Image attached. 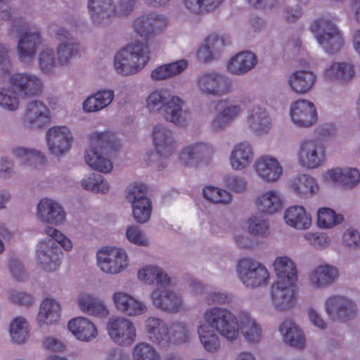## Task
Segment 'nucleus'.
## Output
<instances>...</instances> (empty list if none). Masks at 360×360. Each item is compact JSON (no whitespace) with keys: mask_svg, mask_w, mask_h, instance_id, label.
I'll use <instances>...</instances> for the list:
<instances>
[{"mask_svg":"<svg viewBox=\"0 0 360 360\" xmlns=\"http://www.w3.org/2000/svg\"><path fill=\"white\" fill-rule=\"evenodd\" d=\"M191 329L185 322H174L169 326L168 347L184 344L191 339Z\"/></svg>","mask_w":360,"mask_h":360,"instance_id":"nucleus-55","label":"nucleus"},{"mask_svg":"<svg viewBox=\"0 0 360 360\" xmlns=\"http://www.w3.org/2000/svg\"><path fill=\"white\" fill-rule=\"evenodd\" d=\"M43 233L52 239L63 250V252H70L74 249V243L72 239L52 226H45Z\"/></svg>","mask_w":360,"mask_h":360,"instance_id":"nucleus-58","label":"nucleus"},{"mask_svg":"<svg viewBox=\"0 0 360 360\" xmlns=\"http://www.w3.org/2000/svg\"><path fill=\"white\" fill-rule=\"evenodd\" d=\"M143 329L152 343L160 348L168 347L169 325L163 319L150 316L144 321Z\"/></svg>","mask_w":360,"mask_h":360,"instance_id":"nucleus-38","label":"nucleus"},{"mask_svg":"<svg viewBox=\"0 0 360 360\" xmlns=\"http://www.w3.org/2000/svg\"><path fill=\"white\" fill-rule=\"evenodd\" d=\"M167 25V18L155 13L137 17L132 23L134 32L146 41L162 31Z\"/></svg>","mask_w":360,"mask_h":360,"instance_id":"nucleus-29","label":"nucleus"},{"mask_svg":"<svg viewBox=\"0 0 360 360\" xmlns=\"http://www.w3.org/2000/svg\"><path fill=\"white\" fill-rule=\"evenodd\" d=\"M245 123L252 133L263 136L269 134L271 131L273 118L266 107L257 104L247 110Z\"/></svg>","mask_w":360,"mask_h":360,"instance_id":"nucleus-27","label":"nucleus"},{"mask_svg":"<svg viewBox=\"0 0 360 360\" xmlns=\"http://www.w3.org/2000/svg\"><path fill=\"white\" fill-rule=\"evenodd\" d=\"M255 158L252 145L248 141H240L236 143L230 153L229 162L234 171H243L248 169Z\"/></svg>","mask_w":360,"mask_h":360,"instance_id":"nucleus-40","label":"nucleus"},{"mask_svg":"<svg viewBox=\"0 0 360 360\" xmlns=\"http://www.w3.org/2000/svg\"><path fill=\"white\" fill-rule=\"evenodd\" d=\"M290 188L296 196L302 199H308L317 195L320 186L317 180L308 174H299L290 182Z\"/></svg>","mask_w":360,"mask_h":360,"instance_id":"nucleus-44","label":"nucleus"},{"mask_svg":"<svg viewBox=\"0 0 360 360\" xmlns=\"http://www.w3.org/2000/svg\"><path fill=\"white\" fill-rule=\"evenodd\" d=\"M345 217L330 207H319L316 213V223L319 229L323 230L332 229L342 224Z\"/></svg>","mask_w":360,"mask_h":360,"instance_id":"nucleus-51","label":"nucleus"},{"mask_svg":"<svg viewBox=\"0 0 360 360\" xmlns=\"http://www.w3.org/2000/svg\"><path fill=\"white\" fill-rule=\"evenodd\" d=\"M113 0H88L87 13L92 24L97 27L108 25L115 18Z\"/></svg>","mask_w":360,"mask_h":360,"instance_id":"nucleus-36","label":"nucleus"},{"mask_svg":"<svg viewBox=\"0 0 360 360\" xmlns=\"http://www.w3.org/2000/svg\"><path fill=\"white\" fill-rule=\"evenodd\" d=\"M79 309L83 313L98 318H107L110 311L104 300L88 292H81L77 298Z\"/></svg>","mask_w":360,"mask_h":360,"instance_id":"nucleus-39","label":"nucleus"},{"mask_svg":"<svg viewBox=\"0 0 360 360\" xmlns=\"http://www.w3.org/2000/svg\"><path fill=\"white\" fill-rule=\"evenodd\" d=\"M11 154L22 165L32 167H37L46 163L45 154L34 148L24 146H15L11 149Z\"/></svg>","mask_w":360,"mask_h":360,"instance_id":"nucleus-47","label":"nucleus"},{"mask_svg":"<svg viewBox=\"0 0 360 360\" xmlns=\"http://www.w3.org/2000/svg\"><path fill=\"white\" fill-rule=\"evenodd\" d=\"M342 245L349 250H356L360 247V233L353 227L345 230L342 235Z\"/></svg>","mask_w":360,"mask_h":360,"instance_id":"nucleus-64","label":"nucleus"},{"mask_svg":"<svg viewBox=\"0 0 360 360\" xmlns=\"http://www.w3.org/2000/svg\"><path fill=\"white\" fill-rule=\"evenodd\" d=\"M51 111L42 101L36 100L30 102L26 107L24 123L32 128L41 129L51 120Z\"/></svg>","mask_w":360,"mask_h":360,"instance_id":"nucleus-41","label":"nucleus"},{"mask_svg":"<svg viewBox=\"0 0 360 360\" xmlns=\"http://www.w3.org/2000/svg\"><path fill=\"white\" fill-rule=\"evenodd\" d=\"M152 142L159 160H157V168L163 169L167 164L164 160L169 158L174 152L176 144L172 131L162 124L153 127L151 132Z\"/></svg>","mask_w":360,"mask_h":360,"instance_id":"nucleus-17","label":"nucleus"},{"mask_svg":"<svg viewBox=\"0 0 360 360\" xmlns=\"http://www.w3.org/2000/svg\"><path fill=\"white\" fill-rule=\"evenodd\" d=\"M150 59L146 45L140 41L131 42L115 53L114 68L119 75H133L143 70Z\"/></svg>","mask_w":360,"mask_h":360,"instance_id":"nucleus-4","label":"nucleus"},{"mask_svg":"<svg viewBox=\"0 0 360 360\" xmlns=\"http://www.w3.org/2000/svg\"><path fill=\"white\" fill-rule=\"evenodd\" d=\"M258 63L257 56L249 51L239 52L227 61L226 69L232 75L242 76L253 70Z\"/></svg>","mask_w":360,"mask_h":360,"instance_id":"nucleus-43","label":"nucleus"},{"mask_svg":"<svg viewBox=\"0 0 360 360\" xmlns=\"http://www.w3.org/2000/svg\"><path fill=\"white\" fill-rule=\"evenodd\" d=\"M137 281L146 285L156 283L161 287L172 285V279L161 266L155 264H146L141 266L136 271Z\"/></svg>","mask_w":360,"mask_h":360,"instance_id":"nucleus-37","label":"nucleus"},{"mask_svg":"<svg viewBox=\"0 0 360 360\" xmlns=\"http://www.w3.org/2000/svg\"><path fill=\"white\" fill-rule=\"evenodd\" d=\"M3 80L15 86L22 97L37 96L41 93L44 86L43 81L39 76L30 73L5 74Z\"/></svg>","mask_w":360,"mask_h":360,"instance_id":"nucleus-26","label":"nucleus"},{"mask_svg":"<svg viewBox=\"0 0 360 360\" xmlns=\"http://www.w3.org/2000/svg\"><path fill=\"white\" fill-rule=\"evenodd\" d=\"M105 330L109 339L115 345L122 347L132 345L138 336L134 321L123 316L109 318L105 324Z\"/></svg>","mask_w":360,"mask_h":360,"instance_id":"nucleus-10","label":"nucleus"},{"mask_svg":"<svg viewBox=\"0 0 360 360\" xmlns=\"http://www.w3.org/2000/svg\"><path fill=\"white\" fill-rule=\"evenodd\" d=\"M62 317V304L57 298L49 296L40 303L36 321L40 327L58 324Z\"/></svg>","mask_w":360,"mask_h":360,"instance_id":"nucleus-34","label":"nucleus"},{"mask_svg":"<svg viewBox=\"0 0 360 360\" xmlns=\"http://www.w3.org/2000/svg\"><path fill=\"white\" fill-rule=\"evenodd\" d=\"M278 330L285 343L299 349H304L305 335L300 326L293 319H284L278 325Z\"/></svg>","mask_w":360,"mask_h":360,"instance_id":"nucleus-42","label":"nucleus"},{"mask_svg":"<svg viewBox=\"0 0 360 360\" xmlns=\"http://www.w3.org/2000/svg\"><path fill=\"white\" fill-rule=\"evenodd\" d=\"M195 86L201 95L207 96H224L233 90L232 79L215 70L200 72L195 78Z\"/></svg>","mask_w":360,"mask_h":360,"instance_id":"nucleus-7","label":"nucleus"},{"mask_svg":"<svg viewBox=\"0 0 360 360\" xmlns=\"http://www.w3.org/2000/svg\"><path fill=\"white\" fill-rule=\"evenodd\" d=\"M188 68V61L185 59L156 66L150 73L153 82H161L179 75Z\"/></svg>","mask_w":360,"mask_h":360,"instance_id":"nucleus-49","label":"nucleus"},{"mask_svg":"<svg viewBox=\"0 0 360 360\" xmlns=\"http://www.w3.org/2000/svg\"><path fill=\"white\" fill-rule=\"evenodd\" d=\"M36 215L46 226H58L66 221L67 213L58 200L45 197L38 202Z\"/></svg>","mask_w":360,"mask_h":360,"instance_id":"nucleus-25","label":"nucleus"},{"mask_svg":"<svg viewBox=\"0 0 360 360\" xmlns=\"http://www.w3.org/2000/svg\"><path fill=\"white\" fill-rule=\"evenodd\" d=\"M236 272L240 281L248 288L259 287L267 284L269 281V273L265 266L251 258L240 259Z\"/></svg>","mask_w":360,"mask_h":360,"instance_id":"nucleus-14","label":"nucleus"},{"mask_svg":"<svg viewBox=\"0 0 360 360\" xmlns=\"http://www.w3.org/2000/svg\"><path fill=\"white\" fill-rule=\"evenodd\" d=\"M273 268L278 281L297 283L298 281L297 267L290 257L286 255L276 257L273 262Z\"/></svg>","mask_w":360,"mask_h":360,"instance_id":"nucleus-46","label":"nucleus"},{"mask_svg":"<svg viewBox=\"0 0 360 360\" xmlns=\"http://www.w3.org/2000/svg\"><path fill=\"white\" fill-rule=\"evenodd\" d=\"M253 169L258 179L267 184L277 183L284 174L283 164L269 154L259 156L254 162Z\"/></svg>","mask_w":360,"mask_h":360,"instance_id":"nucleus-23","label":"nucleus"},{"mask_svg":"<svg viewBox=\"0 0 360 360\" xmlns=\"http://www.w3.org/2000/svg\"><path fill=\"white\" fill-rule=\"evenodd\" d=\"M245 227L248 233L253 237L264 238L269 234L268 221L262 215L251 214L245 221Z\"/></svg>","mask_w":360,"mask_h":360,"instance_id":"nucleus-56","label":"nucleus"},{"mask_svg":"<svg viewBox=\"0 0 360 360\" xmlns=\"http://www.w3.org/2000/svg\"><path fill=\"white\" fill-rule=\"evenodd\" d=\"M45 140L50 154L60 158L71 150L74 143V134L67 125H55L46 131Z\"/></svg>","mask_w":360,"mask_h":360,"instance_id":"nucleus-16","label":"nucleus"},{"mask_svg":"<svg viewBox=\"0 0 360 360\" xmlns=\"http://www.w3.org/2000/svg\"><path fill=\"white\" fill-rule=\"evenodd\" d=\"M96 264L102 273L116 276L129 268L131 260L129 253L124 248L108 245L97 250Z\"/></svg>","mask_w":360,"mask_h":360,"instance_id":"nucleus-6","label":"nucleus"},{"mask_svg":"<svg viewBox=\"0 0 360 360\" xmlns=\"http://www.w3.org/2000/svg\"><path fill=\"white\" fill-rule=\"evenodd\" d=\"M80 185L83 189L96 194H107L111 188L108 180L96 173L84 176L80 181Z\"/></svg>","mask_w":360,"mask_h":360,"instance_id":"nucleus-52","label":"nucleus"},{"mask_svg":"<svg viewBox=\"0 0 360 360\" xmlns=\"http://www.w3.org/2000/svg\"><path fill=\"white\" fill-rule=\"evenodd\" d=\"M356 76V68L350 60H333L321 72L323 79L330 84L347 85Z\"/></svg>","mask_w":360,"mask_h":360,"instance_id":"nucleus-21","label":"nucleus"},{"mask_svg":"<svg viewBox=\"0 0 360 360\" xmlns=\"http://www.w3.org/2000/svg\"><path fill=\"white\" fill-rule=\"evenodd\" d=\"M317 75L309 70H297L287 77L286 84L290 91L297 95H305L314 87Z\"/></svg>","mask_w":360,"mask_h":360,"instance_id":"nucleus-35","label":"nucleus"},{"mask_svg":"<svg viewBox=\"0 0 360 360\" xmlns=\"http://www.w3.org/2000/svg\"><path fill=\"white\" fill-rule=\"evenodd\" d=\"M27 22L21 19L15 20L12 25L13 32L20 33L16 50L20 60L23 63H29L32 60L38 46L42 41L38 30H27Z\"/></svg>","mask_w":360,"mask_h":360,"instance_id":"nucleus-11","label":"nucleus"},{"mask_svg":"<svg viewBox=\"0 0 360 360\" xmlns=\"http://www.w3.org/2000/svg\"><path fill=\"white\" fill-rule=\"evenodd\" d=\"M327 158L326 145L316 139L301 141L296 152L298 165L303 168L314 169L321 167Z\"/></svg>","mask_w":360,"mask_h":360,"instance_id":"nucleus-12","label":"nucleus"},{"mask_svg":"<svg viewBox=\"0 0 360 360\" xmlns=\"http://www.w3.org/2000/svg\"><path fill=\"white\" fill-rule=\"evenodd\" d=\"M68 332L79 342H91L98 336V329L94 321L87 317L79 316L67 323Z\"/></svg>","mask_w":360,"mask_h":360,"instance_id":"nucleus-30","label":"nucleus"},{"mask_svg":"<svg viewBox=\"0 0 360 360\" xmlns=\"http://www.w3.org/2000/svg\"><path fill=\"white\" fill-rule=\"evenodd\" d=\"M184 101L172 95L169 89L159 88L152 91L146 99V107L153 112H163L165 119L183 126L188 120V113L183 109Z\"/></svg>","mask_w":360,"mask_h":360,"instance_id":"nucleus-3","label":"nucleus"},{"mask_svg":"<svg viewBox=\"0 0 360 360\" xmlns=\"http://www.w3.org/2000/svg\"><path fill=\"white\" fill-rule=\"evenodd\" d=\"M89 144L84 155V162L94 171L110 173L113 163L109 154L116 143L115 136L108 131H95L89 134Z\"/></svg>","mask_w":360,"mask_h":360,"instance_id":"nucleus-2","label":"nucleus"},{"mask_svg":"<svg viewBox=\"0 0 360 360\" xmlns=\"http://www.w3.org/2000/svg\"><path fill=\"white\" fill-rule=\"evenodd\" d=\"M131 356L132 360H161L158 351L146 342L136 344L131 349Z\"/></svg>","mask_w":360,"mask_h":360,"instance_id":"nucleus-59","label":"nucleus"},{"mask_svg":"<svg viewBox=\"0 0 360 360\" xmlns=\"http://www.w3.org/2000/svg\"><path fill=\"white\" fill-rule=\"evenodd\" d=\"M125 238L127 241L134 245L139 247H149L151 245V239L139 226L130 225L126 228Z\"/></svg>","mask_w":360,"mask_h":360,"instance_id":"nucleus-62","label":"nucleus"},{"mask_svg":"<svg viewBox=\"0 0 360 360\" xmlns=\"http://www.w3.org/2000/svg\"><path fill=\"white\" fill-rule=\"evenodd\" d=\"M323 308L328 318L338 323H347L356 319L358 314L355 301L339 294L328 296L324 301Z\"/></svg>","mask_w":360,"mask_h":360,"instance_id":"nucleus-13","label":"nucleus"},{"mask_svg":"<svg viewBox=\"0 0 360 360\" xmlns=\"http://www.w3.org/2000/svg\"><path fill=\"white\" fill-rule=\"evenodd\" d=\"M309 30L326 53L333 54L343 49L345 40L333 16L325 14L317 17L311 22Z\"/></svg>","mask_w":360,"mask_h":360,"instance_id":"nucleus-5","label":"nucleus"},{"mask_svg":"<svg viewBox=\"0 0 360 360\" xmlns=\"http://www.w3.org/2000/svg\"><path fill=\"white\" fill-rule=\"evenodd\" d=\"M224 184L231 192L236 194L244 193L248 188L247 180L241 176L231 174L224 178Z\"/></svg>","mask_w":360,"mask_h":360,"instance_id":"nucleus-63","label":"nucleus"},{"mask_svg":"<svg viewBox=\"0 0 360 360\" xmlns=\"http://www.w3.org/2000/svg\"><path fill=\"white\" fill-rule=\"evenodd\" d=\"M229 44V38L226 35L217 33L210 34L199 45L196 52L197 57L202 63L217 60Z\"/></svg>","mask_w":360,"mask_h":360,"instance_id":"nucleus-28","label":"nucleus"},{"mask_svg":"<svg viewBox=\"0 0 360 360\" xmlns=\"http://www.w3.org/2000/svg\"><path fill=\"white\" fill-rule=\"evenodd\" d=\"M269 295L273 308L278 312L292 310L297 302L296 283L277 281L271 285Z\"/></svg>","mask_w":360,"mask_h":360,"instance_id":"nucleus-18","label":"nucleus"},{"mask_svg":"<svg viewBox=\"0 0 360 360\" xmlns=\"http://www.w3.org/2000/svg\"><path fill=\"white\" fill-rule=\"evenodd\" d=\"M79 51V44L75 41L59 42L57 46V58L58 65L63 66L70 63V60Z\"/></svg>","mask_w":360,"mask_h":360,"instance_id":"nucleus-61","label":"nucleus"},{"mask_svg":"<svg viewBox=\"0 0 360 360\" xmlns=\"http://www.w3.org/2000/svg\"><path fill=\"white\" fill-rule=\"evenodd\" d=\"M288 115L291 122L300 129L310 128L319 120L316 105L311 101L305 98L293 101L290 105Z\"/></svg>","mask_w":360,"mask_h":360,"instance_id":"nucleus-19","label":"nucleus"},{"mask_svg":"<svg viewBox=\"0 0 360 360\" xmlns=\"http://www.w3.org/2000/svg\"><path fill=\"white\" fill-rule=\"evenodd\" d=\"M258 211L266 215L280 212L285 205L282 193L276 188H269L257 195L254 200Z\"/></svg>","mask_w":360,"mask_h":360,"instance_id":"nucleus-33","label":"nucleus"},{"mask_svg":"<svg viewBox=\"0 0 360 360\" xmlns=\"http://www.w3.org/2000/svg\"><path fill=\"white\" fill-rule=\"evenodd\" d=\"M148 298L155 308L168 314H176L187 310L183 296L173 289L155 288Z\"/></svg>","mask_w":360,"mask_h":360,"instance_id":"nucleus-15","label":"nucleus"},{"mask_svg":"<svg viewBox=\"0 0 360 360\" xmlns=\"http://www.w3.org/2000/svg\"><path fill=\"white\" fill-rule=\"evenodd\" d=\"M202 195L207 201L214 205L227 206L233 201V195L231 191L212 185L202 188Z\"/></svg>","mask_w":360,"mask_h":360,"instance_id":"nucleus-53","label":"nucleus"},{"mask_svg":"<svg viewBox=\"0 0 360 360\" xmlns=\"http://www.w3.org/2000/svg\"><path fill=\"white\" fill-rule=\"evenodd\" d=\"M338 266L327 262L314 266L307 275V283L313 290H323L332 286L339 279Z\"/></svg>","mask_w":360,"mask_h":360,"instance_id":"nucleus-24","label":"nucleus"},{"mask_svg":"<svg viewBox=\"0 0 360 360\" xmlns=\"http://www.w3.org/2000/svg\"><path fill=\"white\" fill-rule=\"evenodd\" d=\"M64 253L59 246L49 237L40 238L35 246L34 261L39 269L47 273L59 269Z\"/></svg>","mask_w":360,"mask_h":360,"instance_id":"nucleus-9","label":"nucleus"},{"mask_svg":"<svg viewBox=\"0 0 360 360\" xmlns=\"http://www.w3.org/2000/svg\"><path fill=\"white\" fill-rule=\"evenodd\" d=\"M224 0H182L185 8L193 13L210 12L217 8Z\"/></svg>","mask_w":360,"mask_h":360,"instance_id":"nucleus-60","label":"nucleus"},{"mask_svg":"<svg viewBox=\"0 0 360 360\" xmlns=\"http://www.w3.org/2000/svg\"><path fill=\"white\" fill-rule=\"evenodd\" d=\"M115 98V93L111 89H103L89 95L82 103V109L85 113L98 112L108 107Z\"/></svg>","mask_w":360,"mask_h":360,"instance_id":"nucleus-45","label":"nucleus"},{"mask_svg":"<svg viewBox=\"0 0 360 360\" xmlns=\"http://www.w3.org/2000/svg\"><path fill=\"white\" fill-rule=\"evenodd\" d=\"M8 336L12 344L22 345L30 339V326L22 316H16L10 322L8 328Z\"/></svg>","mask_w":360,"mask_h":360,"instance_id":"nucleus-50","label":"nucleus"},{"mask_svg":"<svg viewBox=\"0 0 360 360\" xmlns=\"http://www.w3.org/2000/svg\"><path fill=\"white\" fill-rule=\"evenodd\" d=\"M146 193V186L137 181L129 184L126 191V199L131 204L132 217L141 224L147 223L152 214V202Z\"/></svg>","mask_w":360,"mask_h":360,"instance_id":"nucleus-8","label":"nucleus"},{"mask_svg":"<svg viewBox=\"0 0 360 360\" xmlns=\"http://www.w3.org/2000/svg\"><path fill=\"white\" fill-rule=\"evenodd\" d=\"M20 96L15 86L7 83L0 88V107L8 112L18 110L20 105Z\"/></svg>","mask_w":360,"mask_h":360,"instance_id":"nucleus-54","label":"nucleus"},{"mask_svg":"<svg viewBox=\"0 0 360 360\" xmlns=\"http://www.w3.org/2000/svg\"><path fill=\"white\" fill-rule=\"evenodd\" d=\"M38 67L44 74H53L58 65V58L53 49H43L37 56Z\"/></svg>","mask_w":360,"mask_h":360,"instance_id":"nucleus-57","label":"nucleus"},{"mask_svg":"<svg viewBox=\"0 0 360 360\" xmlns=\"http://www.w3.org/2000/svg\"><path fill=\"white\" fill-rule=\"evenodd\" d=\"M284 224L297 231L309 230L313 225L312 215L306 207L300 205L288 206L283 213Z\"/></svg>","mask_w":360,"mask_h":360,"instance_id":"nucleus-32","label":"nucleus"},{"mask_svg":"<svg viewBox=\"0 0 360 360\" xmlns=\"http://www.w3.org/2000/svg\"><path fill=\"white\" fill-rule=\"evenodd\" d=\"M245 100V98L240 99L239 103L224 100L226 104L213 117L210 123L211 129L214 131H223L240 117L244 111L242 103Z\"/></svg>","mask_w":360,"mask_h":360,"instance_id":"nucleus-31","label":"nucleus"},{"mask_svg":"<svg viewBox=\"0 0 360 360\" xmlns=\"http://www.w3.org/2000/svg\"><path fill=\"white\" fill-rule=\"evenodd\" d=\"M211 152L210 146L204 142H198L184 147L179 153L180 162L189 167L197 166Z\"/></svg>","mask_w":360,"mask_h":360,"instance_id":"nucleus-48","label":"nucleus"},{"mask_svg":"<svg viewBox=\"0 0 360 360\" xmlns=\"http://www.w3.org/2000/svg\"><path fill=\"white\" fill-rule=\"evenodd\" d=\"M325 183L333 184L345 190H352L360 184V171L353 167H333L322 174Z\"/></svg>","mask_w":360,"mask_h":360,"instance_id":"nucleus-22","label":"nucleus"},{"mask_svg":"<svg viewBox=\"0 0 360 360\" xmlns=\"http://www.w3.org/2000/svg\"><path fill=\"white\" fill-rule=\"evenodd\" d=\"M196 333L202 347L207 352L215 353L221 347L219 336L233 342L240 333L250 344H257L263 338L262 325L248 311L236 314L229 309L214 306L204 310L196 326Z\"/></svg>","mask_w":360,"mask_h":360,"instance_id":"nucleus-1","label":"nucleus"},{"mask_svg":"<svg viewBox=\"0 0 360 360\" xmlns=\"http://www.w3.org/2000/svg\"><path fill=\"white\" fill-rule=\"evenodd\" d=\"M112 303L119 313L126 317H139L148 311L147 303L138 297L124 291L115 290L111 295Z\"/></svg>","mask_w":360,"mask_h":360,"instance_id":"nucleus-20","label":"nucleus"}]
</instances>
